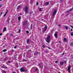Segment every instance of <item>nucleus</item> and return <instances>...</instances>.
Masks as SVG:
<instances>
[{"mask_svg":"<svg viewBox=\"0 0 73 73\" xmlns=\"http://www.w3.org/2000/svg\"><path fill=\"white\" fill-rule=\"evenodd\" d=\"M56 13H57V10H55L54 11V12H53V13L52 14V18H54V16L55 15H56Z\"/></svg>","mask_w":73,"mask_h":73,"instance_id":"f257e3e1","label":"nucleus"},{"mask_svg":"<svg viewBox=\"0 0 73 73\" xmlns=\"http://www.w3.org/2000/svg\"><path fill=\"white\" fill-rule=\"evenodd\" d=\"M50 36L49 35L47 37L46 40V41L48 43H49V41H50Z\"/></svg>","mask_w":73,"mask_h":73,"instance_id":"f03ea898","label":"nucleus"},{"mask_svg":"<svg viewBox=\"0 0 73 73\" xmlns=\"http://www.w3.org/2000/svg\"><path fill=\"white\" fill-rule=\"evenodd\" d=\"M11 60V57H6L5 58H4V61H7V60Z\"/></svg>","mask_w":73,"mask_h":73,"instance_id":"7ed1b4c3","label":"nucleus"},{"mask_svg":"<svg viewBox=\"0 0 73 73\" xmlns=\"http://www.w3.org/2000/svg\"><path fill=\"white\" fill-rule=\"evenodd\" d=\"M28 7L26 6L25 7V12L26 14H27L28 13Z\"/></svg>","mask_w":73,"mask_h":73,"instance_id":"20e7f679","label":"nucleus"},{"mask_svg":"<svg viewBox=\"0 0 73 73\" xmlns=\"http://www.w3.org/2000/svg\"><path fill=\"white\" fill-rule=\"evenodd\" d=\"M20 71L21 72H25V70L24 69L23 67H22L20 69Z\"/></svg>","mask_w":73,"mask_h":73,"instance_id":"39448f33","label":"nucleus"},{"mask_svg":"<svg viewBox=\"0 0 73 73\" xmlns=\"http://www.w3.org/2000/svg\"><path fill=\"white\" fill-rule=\"evenodd\" d=\"M71 68V67L70 66H69L68 67V68L67 69V70L68 71V72L69 73H70V68Z\"/></svg>","mask_w":73,"mask_h":73,"instance_id":"423d86ee","label":"nucleus"},{"mask_svg":"<svg viewBox=\"0 0 73 73\" xmlns=\"http://www.w3.org/2000/svg\"><path fill=\"white\" fill-rule=\"evenodd\" d=\"M47 26H45L44 27V30H42L43 32H44V31H46V30L47 29Z\"/></svg>","mask_w":73,"mask_h":73,"instance_id":"0eeeda50","label":"nucleus"},{"mask_svg":"<svg viewBox=\"0 0 73 73\" xmlns=\"http://www.w3.org/2000/svg\"><path fill=\"white\" fill-rule=\"evenodd\" d=\"M1 68H4V69H8V68L6 66H5L4 65Z\"/></svg>","mask_w":73,"mask_h":73,"instance_id":"6e6552de","label":"nucleus"},{"mask_svg":"<svg viewBox=\"0 0 73 73\" xmlns=\"http://www.w3.org/2000/svg\"><path fill=\"white\" fill-rule=\"evenodd\" d=\"M49 4V2L48 1H47L45 3V5H48Z\"/></svg>","mask_w":73,"mask_h":73,"instance_id":"1a4fd4ad","label":"nucleus"},{"mask_svg":"<svg viewBox=\"0 0 73 73\" xmlns=\"http://www.w3.org/2000/svg\"><path fill=\"white\" fill-rule=\"evenodd\" d=\"M6 29H7V28L4 27L3 29V32H5Z\"/></svg>","mask_w":73,"mask_h":73,"instance_id":"9d476101","label":"nucleus"},{"mask_svg":"<svg viewBox=\"0 0 73 73\" xmlns=\"http://www.w3.org/2000/svg\"><path fill=\"white\" fill-rule=\"evenodd\" d=\"M29 39H27V44H29Z\"/></svg>","mask_w":73,"mask_h":73,"instance_id":"9b49d317","label":"nucleus"},{"mask_svg":"<svg viewBox=\"0 0 73 73\" xmlns=\"http://www.w3.org/2000/svg\"><path fill=\"white\" fill-rule=\"evenodd\" d=\"M20 8H21V6L19 5L18 6V7L17 8V9H19Z\"/></svg>","mask_w":73,"mask_h":73,"instance_id":"f8f14e48","label":"nucleus"},{"mask_svg":"<svg viewBox=\"0 0 73 73\" xmlns=\"http://www.w3.org/2000/svg\"><path fill=\"white\" fill-rule=\"evenodd\" d=\"M54 35L55 38H57V34H55Z\"/></svg>","mask_w":73,"mask_h":73,"instance_id":"ddd939ff","label":"nucleus"},{"mask_svg":"<svg viewBox=\"0 0 73 73\" xmlns=\"http://www.w3.org/2000/svg\"><path fill=\"white\" fill-rule=\"evenodd\" d=\"M34 54H40L39 52H36L34 53Z\"/></svg>","mask_w":73,"mask_h":73,"instance_id":"4468645a","label":"nucleus"},{"mask_svg":"<svg viewBox=\"0 0 73 73\" xmlns=\"http://www.w3.org/2000/svg\"><path fill=\"white\" fill-rule=\"evenodd\" d=\"M72 11V9H71L70 10L67 11L66 13H68V12H69L70 11Z\"/></svg>","mask_w":73,"mask_h":73,"instance_id":"2eb2a0df","label":"nucleus"},{"mask_svg":"<svg viewBox=\"0 0 73 73\" xmlns=\"http://www.w3.org/2000/svg\"><path fill=\"white\" fill-rule=\"evenodd\" d=\"M64 63L63 62H60V65H62L64 64Z\"/></svg>","mask_w":73,"mask_h":73,"instance_id":"dca6fc26","label":"nucleus"},{"mask_svg":"<svg viewBox=\"0 0 73 73\" xmlns=\"http://www.w3.org/2000/svg\"><path fill=\"white\" fill-rule=\"evenodd\" d=\"M31 52H32V50H30L27 51V53H31Z\"/></svg>","mask_w":73,"mask_h":73,"instance_id":"f3484780","label":"nucleus"},{"mask_svg":"<svg viewBox=\"0 0 73 73\" xmlns=\"http://www.w3.org/2000/svg\"><path fill=\"white\" fill-rule=\"evenodd\" d=\"M7 51V50L6 49H5L3 50V52H6Z\"/></svg>","mask_w":73,"mask_h":73,"instance_id":"a211bd4d","label":"nucleus"},{"mask_svg":"<svg viewBox=\"0 0 73 73\" xmlns=\"http://www.w3.org/2000/svg\"><path fill=\"white\" fill-rule=\"evenodd\" d=\"M20 19H21V17H18V20L20 21Z\"/></svg>","mask_w":73,"mask_h":73,"instance_id":"6ab92c4d","label":"nucleus"},{"mask_svg":"<svg viewBox=\"0 0 73 73\" xmlns=\"http://www.w3.org/2000/svg\"><path fill=\"white\" fill-rule=\"evenodd\" d=\"M66 29V30H68V27L67 26H66L64 27Z\"/></svg>","mask_w":73,"mask_h":73,"instance_id":"aec40b11","label":"nucleus"},{"mask_svg":"<svg viewBox=\"0 0 73 73\" xmlns=\"http://www.w3.org/2000/svg\"><path fill=\"white\" fill-rule=\"evenodd\" d=\"M2 72L3 73H6V72H5V71L4 70H3Z\"/></svg>","mask_w":73,"mask_h":73,"instance_id":"412c9836","label":"nucleus"},{"mask_svg":"<svg viewBox=\"0 0 73 73\" xmlns=\"http://www.w3.org/2000/svg\"><path fill=\"white\" fill-rule=\"evenodd\" d=\"M31 29H32V28H33V27H32V24H31Z\"/></svg>","mask_w":73,"mask_h":73,"instance_id":"4be33fe9","label":"nucleus"},{"mask_svg":"<svg viewBox=\"0 0 73 73\" xmlns=\"http://www.w3.org/2000/svg\"><path fill=\"white\" fill-rule=\"evenodd\" d=\"M7 63H8L9 64H10L11 63V61L9 60H8L7 61Z\"/></svg>","mask_w":73,"mask_h":73,"instance_id":"5701e85b","label":"nucleus"},{"mask_svg":"<svg viewBox=\"0 0 73 73\" xmlns=\"http://www.w3.org/2000/svg\"><path fill=\"white\" fill-rule=\"evenodd\" d=\"M64 41H66L67 39H66V38H65L64 39Z\"/></svg>","mask_w":73,"mask_h":73,"instance_id":"b1692460","label":"nucleus"},{"mask_svg":"<svg viewBox=\"0 0 73 73\" xmlns=\"http://www.w3.org/2000/svg\"><path fill=\"white\" fill-rule=\"evenodd\" d=\"M39 11H42V10H41V8H39Z\"/></svg>","mask_w":73,"mask_h":73,"instance_id":"393cba45","label":"nucleus"},{"mask_svg":"<svg viewBox=\"0 0 73 73\" xmlns=\"http://www.w3.org/2000/svg\"><path fill=\"white\" fill-rule=\"evenodd\" d=\"M42 47L44 48V47H45V46L44 45H42Z\"/></svg>","mask_w":73,"mask_h":73,"instance_id":"a878e982","label":"nucleus"},{"mask_svg":"<svg viewBox=\"0 0 73 73\" xmlns=\"http://www.w3.org/2000/svg\"><path fill=\"white\" fill-rule=\"evenodd\" d=\"M8 10H7L6 12L5 13L6 14H7V13H8Z\"/></svg>","mask_w":73,"mask_h":73,"instance_id":"bb28decb","label":"nucleus"},{"mask_svg":"<svg viewBox=\"0 0 73 73\" xmlns=\"http://www.w3.org/2000/svg\"><path fill=\"white\" fill-rule=\"evenodd\" d=\"M26 33H27V34H28V33H29V31H27Z\"/></svg>","mask_w":73,"mask_h":73,"instance_id":"cd10ccee","label":"nucleus"},{"mask_svg":"<svg viewBox=\"0 0 73 73\" xmlns=\"http://www.w3.org/2000/svg\"><path fill=\"white\" fill-rule=\"evenodd\" d=\"M6 15H7V14L5 13V14L3 16V17H5V16H6Z\"/></svg>","mask_w":73,"mask_h":73,"instance_id":"c85d7f7f","label":"nucleus"},{"mask_svg":"<svg viewBox=\"0 0 73 73\" xmlns=\"http://www.w3.org/2000/svg\"><path fill=\"white\" fill-rule=\"evenodd\" d=\"M16 47H17V46H15L14 48H15V49H16Z\"/></svg>","mask_w":73,"mask_h":73,"instance_id":"c756f323","label":"nucleus"},{"mask_svg":"<svg viewBox=\"0 0 73 73\" xmlns=\"http://www.w3.org/2000/svg\"><path fill=\"white\" fill-rule=\"evenodd\" d=\"M38 66H40V68H41V65H40V64H38Z\"/></svg>","mask_w":73,"mask_h":73,"instance_id":"7c9ffc66","label":"nucleus"},{"mask_svg":"<svg viewBox=\"0 0 73 73\" xmlns=\"http://www.w3.org/2000/svg\"><path fill=\"white\" fill-rule=\"evenodd\" d=\"M38 5V3L37 2L36 3V5Z\"/></svg>","mask_w":73,"mask_h":73,"instance_id":"2f4dec72","label":"nucleus"},{"mask_svg":"<svg viewBox=\"0 0 73 73\" xmlns=\"http://www.w3.org/2000/svg\"><path fill=\"white\" fill-rule=\"evenodd\" d=\"M19 33H20V32H21V30L19 29Z\"/></svg>","mask_w":73,"mask_h":73,"instance_id":"473e14b6","label":"nucleus"},{"mask_svg":"<svg viewBox=\"0 0 73 73\" xmlns=\"http://www.w3.org/2000/svg\"><path fill=\"white\" fill-rule=\"evenodd\" d=\"M58 26V27H61V25L60 24H59Z\"/></svg>","mask_w":73,"mask_h":73,"instance_id":"72a5a7b5","label":"nucleus"},{"mask_svg":"<svg viewBox=\"0 0 73 73\" xmlns=\"http://www.w3.org/2000/svg\"><path fill=\"white\" fill-rule=\"evenodd\" d=\"M70 27H71L72 29H73V27L72 26H70Z\"/></svg>","mask_w":73,"mask_h":73,"instance_id":"f704fd0d","label":"nucleus"},{"mask_svg":"<svg viewBox=\"0 0 73 73\" xmlns=\"http://www.w3.org/2000/svg\"><path fill=\"white\" fill-rule=\"evenodd\" d=\"M11 36H13V34H12L11 33Z\"/></svg>","mask_w":73,"mask_h":73,"instance_id":"c9c22d12","label":"nucleus"},{"mask_svg":"<svg viewBox=\"0 0 73 73\" xmlns=\"http://www.w3.org/2000/svg\"><path fill=\"white\" fill-rule=\"evenodd\" d=\"M23 61H26V60L25 59H23Z\"/></svg>","mask_w":73,"mask_h":73,"instance_id":"e433bc0d","label":"nucleus"},{"mask_svg":"<svg viewBox=\"0 0 73 73\" xmlns=\"http://www.w3.org/2000/svg\"><path fill=\"white\" fill-rule=\"evenodd\" d=\"M2 34L0 33V36H2Z\"/></svg>","mask_w":73,"mask_h":73,"instance_id":"4c0bfd02","label":"nucleus"},{"mask_svg":"<svg viewBox=\"0 0 73 73\" xmlns=\"http://www.w3.org/2000/svg\"><path fill=\"white\" fill-rule=\"evenodd\" d=\"M71 35H72V36L73 35V33H71Z\"/></svg>","mask_w":73,"mask_h":73,"instance_id":"58836bf2","label":"nucleus"},{"mask_svg":"<svg viewBox=\"0 0 73 73\" xmlns=\"http://www.w3.org/2000/svg\"><path fill=\"white\" fill-rule=\"evenodd\" d=\"M48 48V49H51V48L50 47H49Z\"/></svg>","mask_w":73,"mask_h":73,"instance_id":"ea45409f","label":"nucleus"},{"mask_svg":"<svg viewBox=\"0 0 73 73\" xmlns=\"http://www.w3.org/2000/svg\"><path fill=\"white\" fill-rule=\"evenodd\" d=\"M3 14V12H1V15Z\"/></svg>","mask_w":73,"mask_h":73,"instance_id":"a19ab883","label":"nucleus"},{"mask_svg":"<svg viewBox=\"0 0 73 73\" xmlns=\"http://www.w3.org/2000/svg\"><path fill=\"white\" fill-rule=\"evenodd\" d=\"M45 53H48V51H45Z\"/></svg>","mask_w":73,"mask_h":73,"instance_id":"79ce46f5","label":"nucleus"},{"mask_svg":"<svg viewBox=\"0 0 73 73\" xmlns=\"http://www.w3.org/2000/svg\"><path fill=\"white\" fill-rule=\"evenodd\" d=\"M64 62H65V64H66V61H64Z\"/></svg>","mask_w":73,"mask_h":73,"instance_id":"37998d69","label":"nucleus"},{"mask_svg":"<svg viewBox=\"0 0 73 73\" xmlns=\"http://www.w3.org/2000/svg\"><path fill=\"white\" fill-rule=\"evenodd\" d=\"M57 62H58V61H55V63H57Z\"/></svg>","mask_w":73,"mask_h":73,"instance_id":"c03bdc74","label":"nucleus"},{"mask_svg":"<svg viewBox=\"0 0 73 73\" xmlns=\"http://www.w3.org/2000/svg\"><path fill=\"white\" fill-rule=\"evenodd\" d=\"M2 5H0V7H2Z\"/></svg>","mask_w":73,"mask_h":73,"instance_id":"a18cd8bd","label":"nucleus"},{"mask_svg":"<svg viewBox=\"0 0 73 73\" xmlns=\"http://www.w3.org/2000/svg\"><path fill=\"white\" fill-rule=\"evenodd\" d=\"M62 55H64V54H64V53H63V54H62Z\"/></svg>","mask_w":73,"mask_h":73,"instance_id":"49530a36","label":"nucleus"},{"mask_svg":"<svg viewBox=\"0 0 73 73\" xmlns=\"http://www.w3.org/2000/svg\"><path fill=\"white\" fill-rule=\"evenodd\" d=\"M11 51H12V52H14V51H13V50H11Z\"/></svg>","mask_w":73,"mask_h":73,"instance_id":"de8ad7c7","label":"nucleus"},{"mask_svg":"<svg viewBox=\"0 0 73 73\" xmlns=\"http://www.w3.org/2000/svg\"><path fill=\"white\" fill-rule=\"evenodd\" d=\"M10 19H9L8 21H9V20H10Z\"/></svg>","mask_w":73,"mask_h":73,"instance_id":"09e8293b","label":"nucleus"},{"mask_svg":"<svg viewBox=\"0 0 73 73\" xmlns=\"http://www.w3.org/2000/svg\"><path fill=\"white\" fill-rule=\"evenodd\" d=\"M62 0H60V1L61 2H62Z\"/></svg>","mask_w":73,"mask_h":73,"instance_id":"8fccbe9b","label":"nucleus"},{"mask_svg":"<svg viewBox=\"0 0 73 73\" xmlns=\"http://www.w3.org/2000/svg\"><path fill=\"white\" fill-rule=\"evenodd\" d=\"M8 24H9V22L8 21Z\"/></svg>","mask_w":73,"mask_h":73,"instance_id":"3c124183","label":"nucleus"},{"mask_svg":"<svg viewBox=\"0 0 73 73\" xmlns=\"http://www.w3.org/2000/svg\"><path fill=\"white\" fill-rule=\"evenodd\" d=\"M73 31V29H71V31Z\"/></svg>","mask_w":73,"mask_h":73,"instance_id":"603ef678","label":"nucleus"},{"mask_svg":"<svg viewBox=\"0 0 73 73\" xmlns=\"http://www.w3.org/2000/svg\"><path fill=\"white\" fill-rule=\"evenodd\" d=\"M35 70H37V69L36 68V69H35Z\"/></svg>","mask_w":73,"mask_h":73,"instance_id":"864d4df0","label":"nucleus"},{"mask_svg":"<svg viewBox=\"0 0 73 73\" xmlns=\"http://www.w3.org/2000/svg\"><path fill=\"white\" fill-rule=\"evenodd\" d=\"M4 54H7V53H5Z\"/></svg>","mask_w":73,"mask_h":73,"instance_id":"5fc2aeb1","label":"nucleus"},{"mask_svg":"<svg viewBox=\"0 0 73 73\" xmlns=\"http://www.w3.org/2000/svg\"><path fill=\"white\" fill-rule=\"evenodd\" d=\"M23 24H24V25H25V22H24V23H23Z\"/></svg>","mask_w":73,"mask_h":73,"instance_id":"6e6d98bb","label":"nucleus"},{"mask_svg":"<svg viewBox=\"0 0 73 73\" xmlns=\"http://www.w3.org/2000/svg\"><path fill=\"white\" fill-rule=\"evenodd\" d=\"M13 73H16V72H13Z\"/></svg>","mask_w":73,"mask_h":73,"instance_id":"4d7b16f0","label":"nucleus"},{"mask_svg":"<svg viewBox=\"0 0 73 73\" xmlns=\"http://www.w3.org/2000/svg\"><path fill=\"white\" fill-rule=\"evenodd\" d=\"M68 21L69 22V23H70V21L68 20Z\"/></svg>","mask_w":73,"mask_h":73,"instance_id":"13d9d810","label":"nucleus"},{"mask_svg":"<svg viewBox=\"0 0 73 73\" xmlns=\"http://www.w3.org/2000/svg\"><path fill=\"white\" fill-rule=\"evenodd\" d=\"M26 48H28V46H27V47H26Z\"/></svg>","mask_w":73,"mask_h":73,"instance_id":"bf43d9fd","label":"nucleus"},{"mask_svg":"<svg viewBox=\"0 0 73 73\" xmlns=\"http://www.w3.org/2000/svg\"><path fill=\"white\" fill-rule=\"evenodd\" d=\"M29 14H30V15H31V13H30Z\"/></svg>","mask_w":73,"mask_h":73,"instance_id":"052dcab7","label":"nucleus"},{"mask_svg":"<svg viewBox=\"0 0 73 73\" xmlns=\"http://www.w3.org/2000/svg\"><path fill=\"white\" fill-rule=\"evenodd\" d=\"M16 55H15L14 56V57H16Z\"/></svg>","mask_w":73,"mask_h":73,"instance_id":"680f3d73","label":"nucleus"},{"mask_svg":"<svg viewBox=\"0 0 73 73\" xmlns=\"http://www.w3.org/2000/svg\"><path fill=\"white\" fill-rule=\"evenodd\" d=\"M20 15H22V14H21V13L20 14Z\"/></svg>","mask_w":73,"mask_h":73,"instance_id":"e2e57ef3","label":"nucleus"},{"mask_svg":"<svg viewBox=\"0 0 73 73\" xmlns=\"http://www.w3.org/2000/svg\"><path fill=\"white\" fill-rule=\"evenodd\" d=\"M4 40H5V38H4Z\"/></svg>","mask_w":73,"mask_h":73,"instance_id":"0e129e2a","label":"nucleus"},{"mask_svg":"<svg viewBox=\"0 0 73 73\" xmlns=\"http://www.w3.org/2000/svg\"><path fill=\"white\" fill-rule=\"evenodd\" d=\"M8 33H7V35H8Z\"/></svg>","mask_w":73,"mask_h":73,"instance_id":"69168bd1","label":"nucleus"},{"mask_svg":"<svg viewBox=\"0 0 73 73\" xmlns=\"http://www.w3.org/2000/svg\"><path fill=\"white\" fill-rule=\"evenodd\" d=\"M58 73H61V72H59Z\"/></svg>","mask_w":73,"mask_h":73,"instance_id":"338daca9","label":"nucleus"},{"mask_svg":"<svg viewBox=\"0 0 73 73\" xmlns=\"http://www.w3.org/2000/svg\"><path fill=\"white\" fill-rule=\"evenodd\" d=\"M3 0H0V1H2Z\"/></svg>","mask_w":73,"mask_h":73,"instance_id":"774afa93","label":"nucleus"}]
</instances>
